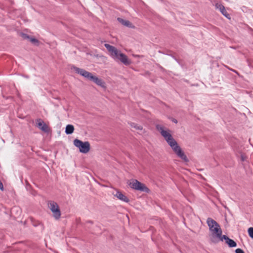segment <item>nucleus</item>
I'll list each match as a JSON object with an SVG mask.
<instances>
[{
	"label": "nucleus",
	"instance_id": "9b49d317",
	"mask_svg": "<svg viewBox=\"0 0 253 253\" xmlns=\"http://www.w3.org/2000/svg\"><path fill=\"white\" fill-rule=\"evenodd\" d=\"M114 195L122 201L126 203L129 202V199L127 198V197L120 191H117L116 193L114 194Z\"/></svg>",
	"mask_w": 253,
	"mask_h": 253
},
{
	"label": "nucleus",
	"instance_id": "dca6fc26",
	"mask_svg": "<svg viewBox=\"0 0 253 253\" xmlns=\"http://www.w3.org/2000/svg\"><path fill=\"white\" fill-rule=\"evenodd\" d=\"M19 35L20 37H21L24 40H30V38L31 37V36H29L28 35L23 33V32H21L19 33Z\"/></svg>",
	"mask_w": 253,
	"mask_h": 253
},
{
	"label": "nucleus",
	"instance_id": "4be33fe9",
	"mask_svg": "<svg viewBox=\"0 0 253 253\" xmlns=\"http://www.w3.org/2000/svg\"><path fill=\"white\" fill-rule=\"evenodd\" d=\"M134 56H135V57H138V56H138V55H134Z\"/></svg>",
	"mask_w": 253,
	"mask_h": 253
},
{
	"label": "nucleus",
	"instance_id": "2eb2a0df",
	"mask_svg": "<svg viewBox=\"0 0 253 253\" xmlns=\"http://www.w3.org/2000/svg\"><path fill=\"white\" fill-rule=\"evenodd\" d=\"M216 6L218 8H219L220 12L224 16H227L226 10L225 9V8L223 5H222L221 4H219V5H216Z\"/></svg>",
	"mask_w": 253,
	"mask_h": 253
},
{
	"label": "nucleus",
	"instance_id": "f8f14e48",
	"mask_svg": "<svg viewBox=\"0 0 253 253\" xmlns=\"http://www.w3.org/2000/svg\"><path fill=\"white\" fill-rule=\"evenodd\" d=\"M74 130V127L72 125H68L66 127L65 132L66 134H72Z\"/></svg>",
	"mask_w": 253,
	"mask_h": 253
},
{
	"label": "nucleus",
	"instance_id": "9d476101",
	"mask_svg": "<svg viewBox=\"0 0 253 253\" xmlns=\"http://www.w3.org/2000/svg\"><path fill=\"white\" fill-rule=\"evenodd\" d=\"M37 124L38 127L43 131L47 132L48 131V126L41 120H38Z\"/></svg>",
	"mask_w": 253,
	"mask_h": 253
},
{
	"label": "nucleus",
	"instance_id": "a211bd4d",
	"mask_svg": "<svg viewBox=\"0 0 253 253\" xmlns=\"http://www.w3.org/2000/svg\"><path fill=\"white\" fill-rule=\"evenodd\" d=\"M241 160L242 161H245L247 160V156L243 153H241L240 155Z\"/></svg>",
	"mask_w": 253,
	"mask_h": 253
},
{
	"label": "nucleus",
	"instance_id": "ddd939ff",
	"mask_svg": "<svg viewBox=\"0 0 253 253\" xmlns=\"http://www.w3.org/2000/svg\"><path fill=\"white\" fill-rule=\"evenodd\" d=\"M129 125L132 128H134L138 130L142 131L143 130V127L140 125L133 123H130Z\"/></svg>",
	"mask_w": 253,
	"mask_h": 253
},
{
	"label": "nucleus",
	"instance_id": "412c9836",
	"mask_svg": "<svg viewBox=\"0 0 253 253\" xmlns=\"http://www.w3.org/2000/svg\"><path fill=\"white\" fill-rule=\"evenodd\" d=\"M173 122H174L175 123H177V121H176V120H173Z\"/></svg>",
	"mask_w": 253,
	"mask_h": 253
},
{
	"label": "nucleus",
	"instance_id": "20e7f679",
	"mask_svg": "<svg viewBox=\"0 0 253 253\" xmlns=\"http://www.w3.org/2000/svg\"><path fill=\"white\" fill-rule=\"evenodd\" d=\"M73 69L76 73L80 74L81 76L90 81H92L98 86H100L103 88H106L105 82L101 79L93 76L91 73L87 72L84 69L77 67H74Z\"/></svg>",
	"mask_w": 253,
	"mask_h": 253
},
{
	"label": "nucleus",
	"instance_id": "39448f33",
	"mask_svg": "<svg viewBox=\"0 0 253 253\" xmlns=\"http://www.w3.org/2000/svg\"><path fill=\"white\" fill-rule=\"evenodd\" d=\"M127 183L130 188L135 190L148 193L150 191L149 189L144 184L138 181L137 180L130 179Z\"/></svg>",
	"mask_w": 253,
	"mask_h": 253
},
{
	"label": "nucleus",
	"instance_id": "4468645a",
	"mask_svg": "<svg viewBox=\"0 0 253 253\" xmlns=\"http://www.w3.org/2000/svg\"><path fill=\"white\" fill-rule=\"evenodd\" d=\"M29 41L34 44L35 45L38 46L40 44V42L38 40L36 39L34 37H31L29 40Z\"/></svg>",
	"mask_w": 253,
	"mask_h": 253
},
{
	"label": "nucleus",
	"instance_id": "aec40b11",
	"mask_svg": "<svg viewBox=\"0 0 253 253\" xmlns=\"http://www.w3.org/2000/svg\"><path fill=\"white\" fill-rule=\"evenodd\" d=\"M0 189L1 191H3V190H4L3 184L2 183V182L1 181H0Z\"/></svg>",
	"mask_w": 253,
	"mask_h": 253
},
{
	"label": "nucleus",
	"instance_id": "0eeeda50",
	"mask_svg": "<svg viewBox=\"0 0 253 253\" xmlns=\"http://www.w3.org/2000/svg\"><path fill=\"white\" fill-rule=\"evenodd\" d=\"M48 207L53 217L56 220L59 219L61 217V211L58 205L54 201H50L48 203Z\"/></svg>",
	"mask_w": 253,
	"mask_h": 253
},
{
	"label": "nucleus",
	"instance_id": "1a4fd4ad",
	"mask_svg": "<svg viewBox=\"0 0 253 253\" xmlns=\"http://www.w3.org/2000/svg\"><path fill=\"white\" fill-rule=\"evenodd\" d=\"M221 238L222 240H220V241H223V240H225V243L228 245L229 247L232 248L236 247V243L234 240L229 238L226 235H223Z\"/></svg>",
	"mask_w": 253,
	"mask_h": 253
},
{
	"label": "nucleus",
	"instance_id": "7ed1b4c3",
	"mask_svg": "<svg viewBox=\"0 0 253 253\" xmlns=\"http://www.w3.org/2000/svg\"><path fill=\"white\" fill-rule=\"evenodd\" d=\"M104 46L109 52L111 57L116 61H120L125 65H129L131 62L127 56L117 49L115 46L108 43H105Z\"/></svg>",
	"mask_w": 253,
	"mask_h": 253
},
{
	"label": "nucleus",
	"instance_id": "423d86ee",
	"mask_svg": "<svg viewBox=\"0 0 253 253\" xmlns=\"http://www.w3.org/2000/svg\"><path fill=\"white\" fill-rule=\"evenodd\" d=\"M74 144L79 149L81 153L85 154L90 150V144L88 141L83 142L80 140L76 139L74 140Z\"/></svg>",
	"mask_w": 253,
	"mask_h": 253
},
{
	"label": "nucleus",
	"instance_id": "6ab92c4d",
	"mask_svg": "<svg viewBox=\"0 0 253 253\" xmlns=\"http://www.w3.org/2000/svg\"><path fill=\"white\" fill-rule=\"evenodd\" d=\"M236 253H244V252L241 249H237L235 251Z\"/></svg>",
	"mask_w": 253,
	"mask_h": 253
},
{
	"label": "nucleus",
	"instance_id": "6e6552de",
	"mask_svg": "<svg viewBox=\"0 0 253 253\" xmlns=\"http://www.w3.org/2000/svg\"><path fill=\"white\" fill-rule=\"evenodd\" d=\"M118 21L124 26H126L128 28H134V26L128 20H127L123 17H119L117 18Z\"/></svg>",
	"mask_w": 253,
	"mask_h": 253
},
{
	"label": "nucleus",
	"instance_id": "f3484780",
	"mask_svg": "<svg viewBox=\"0 0 253 253\" xmlns=\"http://www.w3.org/2000/svg\"><path fill=\"white\" fill-rule=\"evenodd\" d=\"M248 233L250 237L253 238V227H250L248 229Z\"/></svg>",
	"mask_w": 253,
	"mask_h": 253
},
{
	"label": "nucleus",
	"instance_id": "f257e3e1",
	"mask_svg": "<svg viewBox=\"0 0 253 253\" xmlns=\"http://www.w3.org/2000/svg\"><path fill=\"white\" fill-rule=\"evenodd\" d=\"M156 128L170 146L174 153L184 162H188V159L184 151L172 136L171 131L160 125L156 126Z\"/></svg>",
	"mask_w": 253,
	"mask_h": 253
},
{
	"label": "nucleus",
	"instance_id": "f03ea898",
	"mask_svg": "<svg viewBox=\"0 0 253 253\" xmlns=\"http://www.w3.org/2000/svg\"><path fill=\"white\" fill-rule=\"evenodd\" d=\"M209 228V237L213 243H217L222 240V231L219 224L211 218H208L207 220Z\"/></svg>",
	"mask_w": 253,
	"mask_h": 253
}]
</instances>
